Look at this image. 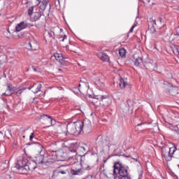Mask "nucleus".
<instances>
[{
	"mask_svg": "<svg viewBox=\"0 0 179 179\" xmlns=\"http://www.w3.org/2000/svg\"><path fill=\"white\" fill-rule=\"evenodd\" d=\"M36 167L37 164L34 161L29 162L27 159L22 158L17 161L13 167V171L19 174H29V171H34Z\"/></svg>",
	"mask_w": 179,
	"mask_h": 179,
	"instance_id": "1",
	"label": "nucleus"
},
{
	"mask_svg": "<svg viewBox=\"0 0 179 179\" xmlns=\"http://www.w3.org/2000/svg\"><path fill=\"white\" fill-rule=\"evenodd\" d=\"M162 159L166 162H170L173 159V156L176 153L177 148L176 147L170 148L166 145L162 147Z\"/></svg>",
	"mask_w": 179,
	"mask_h": 179,
	"instance_id": "2",
	"label": "nucleus"
},
{
	"mask_svg": "<svg viewBox=\"0 0 179 179\" xmlns=\"http://www.w3.org/2000/svg\"><path fill=\"white\" fill-rule=\"evenodd\" d=\"M66 129L68 134L70 135H75L76 136L82 134L80 123L78 122V121L73 123H69L66 125Z\"/></svg>",
	"mask_w": 179,
	"mask_h": 179,
	"instance_id": "3",
	"label": "nucleus"
},
{
	"mask_svg": "<svg viewBox=\"0 0 179 179\" xmlns=\"http://www.w3.org/2000/svg\"><path fill=\"white\" fill-rule=\"evenodd\" d=\"M113 174L119 177H126L128 175V168L121 166L120 163H116L113 166Z\"/></svg>",
	"mask_w": 179,
	"mask_h": 179,
	"instance_id": "4",
	"label": "nucleus"
},
{
	"mask_svg": "<svg viewBox=\"0 0 179 179\" xmlns=\"http://www.w3.org/2000/svg\"><path fill=\"white\" fill-rule=\"evenodd\" d=\"M34 162L36 166H39V167H42L43 169H47L48 167V159L44 157L43 155H38Z\"/></svg>",
	"mask_w": 179,
	"mask_h": 179,
	"instance_id": "5",
	"label": "nucleus"
},
{
	"mask_svg": "<svg viewBox=\"0 0 179 179\" xmlns=\"http://www.w3.org/2000/svg\"><path fill=\"white\" fill-rule=\"evenodd\" d=\"M42 124H45L48 127H52L55 125V120L52 119V117H50L48 115H43L40 118Z\"/></svg>",
	"mask_w": 179,
	"mask_h": 179,
	"instance_id": "6",
	"label": "nucleus"
},
{
	"mask_svg": "<svg viewBox=\"0 0 179 179\" xmlns=\"http://www.w3.org/2000/svg\"><path fill=\"white\" fill-rule=\"evenodd\" d=\"M113 103V99L108 96H102L101 100L100 101V106L103 108H107L110 107Z\"/></svg>",
	"mask_w": 179,
	"mask_h": 179,
	"instance_id": "7",
	"label": "nucleus"
},
{
	"mask_svg": "<svg viewBox=\"0 0 179 179\" xmlns=\"http://www.w3.org/2000/svg\"><path fill=\"white\" fill-rule=\"evenodd\" d=\"M16 87L13 86L12 84H8L7 85V88L6 92L3 94L4 96H12V94H15V92H16Z\"/></svg>",
	"mask_w": 179,
	"mask_h": 179,
	"instance_id": "8",
	"label": "nucleus"
},
{
	"mask_svg": "<svg viewBox=\"0 0 179 179\" xmlns=\"http://www.w3.org/2000/svg\"><path fill=\"white\" fill-rule=\"evenodd\" d=\"M54 57L55 59L57 61V62L60 63V65H63V66L68 65V63L66 62V61H65V58H64V56H62V54L55 53Z\"/></svg>",
	"mask_w": 179,
	"mask_h": 179,
	"instance_id": "9",
	"label": "nucleus"
},
{
	"mask_svg": "<svg viewBox=\"0 0 179 179\" xmlns=\"http://www.w3.org/2000/svg\"><path fill=\"white\" fill-rule=\"evenodd\" d=\"M80 125V129H81V134L83 132V129H87L90 125H92V123L90 122V120H84L82 121H77Z\"/></svg>",
	"mask_w": 179,
	"mask_h": 179,
	"instance_id": "10",
	"label": "nucleus"
},
{
	"mask_svg": "<svg viewBox=\"0 0 179 179\" xmlns=\"http://www.w3.org/2000/svg\"><path fill=\"white\" fill-rule=\"evenodd\" d=\"M150 31H151L152 37L153 38H157V37H160V36H163V31L162 30L156 31V29H155V24H152V27L150 28Z\"/></svg>",
	"mask_w": 179,
	"mask_h": 179,
	"instance_id": "11",
	"label": "nucleus"
},
{
	"mask_svg": "<svg viewBox=\"0 0 179 179\" xmlns=\"http://www.w3.org/2000/svg\"><path fill=\"white\" fill-rule=\"evenodd\" d=\"M69 141L64 142V145L65 148H68L69 152L72 153H76V150H78V145L75 143H71V145L68 144Z\"/></svg>",
	"mask_w": 179,
	"mask_h": 179,
	"instance_id": "12",
	"label": "nucleus"
},
{
	"mask_svg": "<svg viewBox=\"0 0 179 179\" xmlns=\"http://www.w3.org/2000/svg\"><path fill=\"white\" fill-rule=\"evenodd\" d=\"M119 86L120 89L124 90L126 89V90H131V85L128 84L127 81H125L124 79L120 78L119 82Z\"/></svg>",
	"mask_w": 179,
	"mask_h": 179,
	"instance_id": "13",
	"label": "nucleus"
},
{
	"mask_svg": "<svg viewBox=\"0 0 179 179\" xmlns=\"http://www.w3.org/2000/svg\"><path fill=\"white\" fill-rule=\"evenodd\" d=\"M29 26V23L26 22H21L20 23L17 24L15 27V31H22V30H24V29H27V27Z\"/></svg>",
	"mask_w": 179,
	"mask_h": 179,
	"instance_id": "14",
	"label": "nucleus"
},
{
	"mask_svg": "<svg viewBox=\"0 0 179 179\" xmlns=\"http://www.w3.org/2000/svg\"><path fill=\"white\" fill-rule=\"evenodd\" d=\"M152 24H155V26H157V27H159V29H162V27L164 26V22H163V18L159 17L157 20H152Z\"/></svg>",
	"mask_w": 179,
	"mask_h": 179,
	"instance_id": "15",
	"label": "nucleus"
},
{
	"mask_svg": "<svg viewBox=\"0 0 179 179\" xmlns=\"http://www.w3.org/2000/svg\"><path fill=\"white\" fill-rule=\"evenodd\" d=\"M48 2H50V0H43L41 1V3L39 4V9L44 12L45 9L47 8V6H48Z\"/></svg>",
	"mask_w": 179,
	"mask_h": 179,
	"instance_id": "16",
	"label": "nucleus"
},
{
	"mask_svg": "<svg viewBox=\"0 0 179 179\" xmlns=\"http://www.w3.org/2000/svg\"><path fill=\"white\" fill-rule=\"evenodd\" d=\"M134 65L136 66H141V64H142V58L138 57V55H134Z\"/></svg>",
	"mask_w": 179,
	"mask_h": 179,
	"instance_id": "17",
	"label": "nucleus"
},
{
	"mask_svg": "<svg viewBox=\"0 0 179 179\" xmlns=\"http://www.w3.org/2000/svg\"><path fill=\"white\" fill-rule=\"evenodd\" d=\"M169 92L171 96H177V94L178 93V87H172L169 90Z\"/></svg>",
	"mask_w": 179,
	"mask_h": 179,
	"instance_id": "18",
	"label": "nucleus"
},
{
	"mask_svg": "<svg viewBox=\"0 0 179 179\" xmlns=\"http://www.w3.org/2000/svg\"><path fill=\"white\" fill-rule=\"evenodd\" d=\"M29 45L31 50H32L33 51H36L38 50V48H40V47L38 46V43H34L29 42Z\"/></svg>",
	"mask_w": 179,
	"mask_h": 179,
	"instance_id": "19",
	"label": "nucleus"
},
{
	"mask_svg": "<svg viewBox=\"0 0 179 179\" xmlns=\"http://www.w3.org/2000/svg\"><path fill=\"white\" fill-rule=\"evenodd\" d=\"M148 67L150 71H157V64L156 63H149Z\"/></svg>",
	"mask_w": 179,
	"mask_h": 179,
	"instance_id": "20",
	"label": "nucleus"
},
{
	"mask_svg": "<svg viewBox=\"0 0 179 179\" xmlns=\"http://www.w3.org/2000/svg\"><path fill=\"white\" fill-rule=\"evenodd\" d=\"M32 17H34V22H37V20H40V17H41V12L34 13Z\"/></svg>",
	"mask_w": 179,
	"mask_h": 179,
	"instance_id": "21",
	"label": "nucleus"
},
{
	"mask_svg": "<svg viewBox=\"0 0 179 179\" xmlns=\"http://www.w3.org/2000/svg\"><path fill=\"white\" fill-rule=\"evenodd\" d=\"M24 90H26V88L21 87V88H17L15 92H14V94H17V96H22V93H23Z\"/></svg>",
	"mask_w": 179,
	"mask_h": 179,
	"instance_id": "22",
	"label": "nucleus"
},
{
	"mask_svg": "<svg viewBox=\"0 0 179 179\" xmlns=\"http://www.w3.org/2000/svg\"><path fill=\"white\" fill-rule=\"evenodd\" d=\"M71 173L73 176H80L83 174V172L82 171V169H78V170H71Z\"/></svg>",
	"mask_w": 179,
	"mask_h": 179,
	"instance_id": "23",
	"label": "nucleus"
},
{
	"mask_svg": "<svg viewBox=\"0 0 179 179\" xmlns=\"http://www.w3.org/2000/svg\"><path fill=\"white\" fill-rule=\"evenodd\" d=\"M45 36H48V37H50V38H55L54 36H55V34L52 31H45Z\"/></svg>",
	"mask_w": 179,
	"mask_h": 179,
	"instance_id": "24",
	"label": "nucleus"
},
{
	"mask_svg": "<svg viewBox=\"0 0 179 179\" xmlns=\"http://www.w3.org/2000/svg\"><path fill=\"white\" fill-rule=\"evenodd\" d=\"M119 55L122 58H124L127 55V50L124 48L119 50Z\"/></svg>",
	"mask_w": 179,
	"mask_h": 179,
	"instance_id": "25",
	"label": "nucleus"
},
{
	"mask_svg": "<svg viewBox=\"0 0 179 179\" xmlns=\"http://www.w3.org/2000/svg\"><path fill=\"white\" fill-rule=\"evenodd\" d=\"M99 57H100V58L102 61H105V62L108 61V55H107L106 54H101L99 55Z\"/></svg>",
	"mask_w": 179,
	"mask_h": 179,
	"instance_id": "26",
	"label": "nucleus"
},
{
	"mask_svg": "<svg viewBox=\"0 0 179 179\" xmlns=\"http://www.w3.org/2000/svg\"><path fill=\"white\" fill-rule=\"evenodd\" d=\"M41 87H43V85L41 84H38L36 86V90H32L33 93L36 94L38 93V92H41Z\"/></svg>",
	"mask_w": 179,
	"mask_h": 179,
	"instance_id": "27",
	"label": "nucleus"
},
{
	"mask_svg": "<svg viewBox=\"0 0 179 179\" xmlns=\"http://www.w3.org/2000/svg\"><path fill=\"white\" fill-rule=\"evenodd\" d=\"M52 156L53 157L52 159L57 160V159H58V153H59V152L52 151Z\"/></svg>",
	"mask_w": 179,
	"mask_h": 179,
	"instance_id": "28",
	"label": "nucleus"
},
{
	"mask_svg": "<svg viewBox=\"0 0 179 179\" xmlns=\"http://www.w3.org/2000/svg\"><path fill=\"white\" fill-rule=\"evenodd\" d=\"M115 179H132L131 178V176H122V177H120L119 176H115Z\"/></svg>",
	"mask_w": 179,
	"mask_h": 179,
	"instance_id": "29",
	"label": "nucleus"
},
{
	"mask_svg": "<svg viewBox=\"0 0 179 179\" xmlns=\"http://www.w3.org/2000/svg\"><path fill=\"white\" fill-rule=\"evenodd\" d=\"M8 161H5V162H3L1 164V169H2V170H5V169H8Z\"/></svg>",
	"mask_w": 179,
	"mask_h": 179,
	"instance_id": "30",
	"label": "nucleus"
},
{
	"mask_svg": "<svg viewBox=\"0 0 179 179\" xmlns=\"http://www.w3.org/2000/svg\"><path fill=\"white\" fill-rule=\"evenodd\" d=\"M96 143H99V145H101V143H103V137L101 136H98L96 139Z\"/></svg>",
	"mask_w": 179,
	"mask_h": 179,
	"instance_id": "31",
	"label": "nucleus"
},
{
	"mask_svg": "<svg viewBox=\"0 0 179 179\" xmlns=\"http://www.w3.org/2000/svg\"><path fill=\"white\" fill-rule=\"evenodd\" d=\"M34 11V6H31L29 8L28 10V14L29 16H31V15H33V12Z\"/></svg>",
	"mask_w": 179,
	"mask_h": 179,
	"instance_id": "32",
	"label": "nucleus"
},
{
	"mask_svg": "<svg viewBox=\"0 0 179 179\" xmlns=\"http://www.w3.org/2000/svg\"><path fill=\"white\" fill-rule=\"evenodd\" d=\"M138 26V23L136 22L134 24V25L131 27V28L129 30V33H134V29H135Z\"/></svg>",
	"mask_w": 179,
	"mask_h": 179,
	"instance_id": "33",
	"label": "nucleus"
},
{
	"mask_svg": "<svg viewBox=\"0 0 179 179\" xmlns=\"http://www.w3.org/2000/svg\"><path fill=\"white\" fill-rule=\"evenodd\" d=\"M56 173H57V174H66V172L65 171H56Z\"/></svg>",
	"mask_w": 179,
	"mask_h": 179,
	"instance_id": "34",
	"label": "nucleus"
},
{
	"mask_svg": "<svg viewBox=\"0 0 179 179\" xmlns=\"http://www.w3.org/2000/svg\"><path fill=\"white\" fill-rule=\"evenodd\" d=\"M55 6H59V0H55Z\"/></svg>",
	"mask_w": 179,
	"mask_h": 179,
	"instance_id": "35",
	"label": "nucleus"
},
{
	"mask_svg": "<svg viewBox=\"0 0 179 179\" xmlns=\"http://www.w3.org/2000/svg\"><path fill=\"white\" fill-rule=\"evenodd\" d=\"M34 138V133H31L29 136V141H33Z\"/></svg>",
	"mask_w": 179,
	"mask_h": 179,
	"instance_id": "36",
	"label": "nucleus"
},
{
	"mask_svg": "<svg viewBox=\"0 0 179 179\" xmlns=\"http://www.w3.org/2000/svg\"><path fill=\"white\" fill-rule=\"evenodd\" d=\"M39 146V149H41V150L39 151V153H41V152H43V145H41V144L40 143H37Z\"/></svg>",
	"mask_w": 179,
	"mask_h": 179,
	"instance_id": "37",
	"label": "nucleus"
},
{
	"mask_svg": "<svg viewBox=\"0 0 179 179\" xmlns=\"http://www.w3.org/2000/svg\"><path fill=\"white\" fill-rule=\"evenodd\" d=\"M61 40L60 41H65L66 40V35H64L63 38H59Z\"/></svg>",
	"mask_w": 179,
	"mask_h": 179,
	"instance_id": "38",
	"label": "nucleus"
},
{
	"mask_svg": "<svg viewBox=\"0 0 179 179\" xmlns=\"http://www.w3.org/2000/svg\"><path fill=\"white\" fill-rule=\"evenodd\" d=\"M40 3H41V1L36 0V5H40Z\"/></svg>",
	"mask_w": 179,
	"mask_h": 179,
	"instance_id": "39",
	"label": "nucleus"
},
{
	"mask_svg": "<svg viewBox=\"0 0 179 179\" xmlns=\"http://www.w3.org/2000/svg\"><path fill=\"white\" fill-rule=\"evenodd\" d=\"M3 136V134L1 131H0V139H1Z\"/></svg>",
	"mask_w": 179,
	"mask_h": 179,
	"instance_id": "40",
	"label": "nucleus"
},
{
	"mask_svg": "<svg viewBox=\"0 0 179 179\" xmlns=\"http://www.w3.org/2000/svg\"><path fill=\"white\" fill-rule=\"evenodd\" d=\"M59 90H64V87H58Z\"/></svg>",
	"mask_w": 179,
	"mask_h": 179,
	"instance_id": "41",
	"label": "nucleus"
},
{
	"mask_svg": "<svg viewBox=\"0 0 179 179\" xmlns=\"http://www.w3.org/2000/svg\"><path fill=\"white\" fill-rule=\"evenodd\" d=\"M81 149H83V150H84L85 152H86V148H85V147H81Z\"/></svg>",
	"mask_w": 179,
	"mask_h": 179,
	"instance_id": "42",
	"label": "nucleus"
},
{
	"mask_svg": "<svg viewBox=\"0 0 179 179\" xmlns=\"http://www.w3.org/2000/svg\"><path fill=\"white\" fill-rule=\"evenodd\" d=\"M29 2H27V4H29Z\"/></svg>",
	"mask_w": 179,
	"mask_h": 179,
	"instance_id": "43",
	"label": "nucleus"
},
{
	"mask_svg": "<svg viewBox=\"0 0 179 179\" xmlns=\"http://www.w3.org/2000/svg\"><path fill=\"white\" fill-rule=\"evenodd\" d=\"M59 71H62V69H59Z\"/></svg>",
	"mask_w": 179,
	"mask_h": 179,
	"instance_id": "44",
	"label": "nucleus"
},
{
	"mask_svg": "<svg viewBox=\"0 0 179 179\" xmlns=\"http://www.w3.org/2000/svg\"><path fill=\"white\" fill-rule=\"evenodd\" d=\"M178 169H179V164L178 165Z\"/></svg>",
	"mask_w": 179,
	"mask_h": 179,
	"instance_id": "45",
	"label": "nucleus"
},
{
	"mask_svg": "<svg viewBox=\"0 0 179 179\" xmlns=\"http://www.w3.org/2000/svg\"><path fill=\"white\" fill-rule=\"evenodd\" d=\"M139 125H141V124H138V127H139Z\"/></svg>",
	"mask_w": 179,
	"mask_h": 179,
	"instance_id": "46",
	"label": "nucleus"
},
{
	"mask_svg": "<svg viewBox=\"0 0 179 179\" xmlns=\"http://www.w3.org/2000/svg\"><path fill=\"white\" fill-rule=\"evenodd\" d=\"M127 157H129V156Z\"/></svg>",
	"mask_w": 179,
	"mask_h": 179,
	"instance_id": "47",
	"label": "nucleus"
}]
</instances>
